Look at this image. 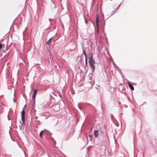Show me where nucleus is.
I'll list each match as a JSON object with an SVG mask.
<instances>
[{"label":"nucleus","instance_id":"f257e3e1","mask_svg":"<svg viewBox=\"0 0 157 157\" xmlns=\"http://www.w3.org/2000/svg\"><path fill=\"white\" fill-rule=\"evenodd\" d=\"M89 63L93 71H94L95 69V61L93 59V56H90L89 58Z\"/></svg>","mask_w":157,"mask_h":157},{"label":"nucleus","instance_id":"f03ea898","mask_svg":"<svg viewBox=\"0 0 157 157\" xmlns=\"http://www.w3.org/2000/svg\"><path fill=\"white\" fill-rule=\"evenodd\" d=\"M37 90L35 89L34 90V93L32 96V98L34 100V103H35V98L37 94Z\"/></svg>","mask_w":157,"mask_h":157},{"label":"nucleus","instance_id":"7ed1b4c3","mask_svg":"<svg viewBox=\"0 0 157 157\" xmlns=\"http://www.w3.org/2000/svg\"><path fill=\"white\" fill-rule=\"evenodd\" d=\"M94 134L95 137H98L99 135L98 131L97 130H95L94 132Z\"/></svg>","mask_w":157,"mask_h":157},{"label":"nucleus","instance_id":"20e7f679","mask_svg":"<svg viewBox=\"0 0 157 157\" xmlns=\"http://www.w3.org/2000/svg\"><path fill=\"white\" fill-rule=\"evenodd\" d=\"M128 85L129 86V87L131 89L133 90H134V88L133 86L132 85V84H131L129 82H128Z\"/></svg>","mask_w":157,"mask_h":157},{"label":"nucleus","instance_id":"39448f33","mask_svg":"<svg viewBox=\"0 0 157 157\" xmlns=\"http://www.w3.org/2000/svg\"><path fill=\"white\" fill-rule=\"evenodd\" d=\"M96 23L97 24V26L98 27V26L99 25V20L98 19V16H97L96 17Z\"/></svg>","mask_w":157,"mask_h":157},{"label":"nucleus","instance_id":"423d86ee","mask_svg":"<svg viewBox=\"0 0 157 157\" xmlns=\"http://www.w3.org/2000/svg\"><path fill=\"white\" fill-rule=\"evenodd\" d=\"M82 52H83V54L85 56V58H87V55L86 54V52L84 49H83Z\"/></svg>","mask_w":157,"mask_h":157},{"label":"nucleus","instance_id":"0eeeda50","mask_svg":"<svg viewBox=\"0 0 157 157\" xmlns=\"http://www.w3.org/2000/svg\"><path fill=\"white\" fill-rule=\"evenodd\" d=\"M21 119L22 120V122L24 124L25 122V116H21Z\"/></svg>","mask_w":157,"mask_h":157},{"label":"nucleus","instance_id":"6e6552de","mask_svg":"<svg viewBox=\"0 0 157 157\" xmlns=\"http://www.w3.org/2000/svg\"><path fill=\"white\" fill-rule=\"evenodd\" d=\"M52 39V38H50L47 41V44H51V40Z\"/></svg>","mask_w":157,"mask_h":157},{"label":"nucleus","instance_id":"1a4fd4ad","mask_svg":"<svg viewBox=\"0 0 157 157\" xmlns=\"http://www.w3.org/2000/svg\"><path fill=\"white\" fill-rule=\"evenodd\" d=\"M25 113L24 110L23 109L21 112V116H25Z\"/></svg>","mask_w":157,"mask_h":157},{"label":"nucleus","instance_id":"9d476101","mask_svg":"<svg viewBox=\"0 0 157 157\" xmlns=\"http://www.w3.org/2000/svg\"><path fill=\"white\" fill-rule=\"evenodd\" d=\"M44 131H41V132L40 133L39 135L40 137L41 138L42 137V134Z\"/></svg>","mask_w":157,"mask_h":157},{"label":"nucleus","instance_id":"9b49d317","mask_svg":"<svg viewBox=\"0 0 157 157\" xmlns=\"http://www.w3.org/2000/svg\"><path fill=\"white\" fill-rule=\"evenodd\" d=\"M87 58H85V64L86 65H87Z\"/></svg>","mask_w":157,"mask_h":157},{"label":"nucleus","instance_id":"f8f14e48","mask_svg":"<svg viewBox=\"0 0 157 157\" xmlns=\"http://www.w3.org/2000/svg\"><path fill=\"white\" fill-rule=\"evenodd\" d=\"M82 103H79L78 104V108L80 109H81V106H79Z\"/></svg>","mask_w":157,"mask_h":157},{"label":"nucleus","instance_id":"ddd939ff","mask_svg":"<svg viewBox=\"0 0 157 157\" xmlns=\"http://www.w3.org/2000/svg\"><path fill=\"white\" fill-rule=\"evenodd\" d=\"M2 44H0V50L2 48Z\"/></svg>","mask_w":157,"mask_h":157},{"label":"nucleus","instance_id":"4468645a","mask_svg":"<svg viewBox=\"0 0 157 157\" xmlns=\"http://www.w3.org/2000/svg\"><path fill=\"white\" fill-rule=\"evenodd\" d=\"M89 136L90 137V140H92V136L90 135H89Z\"/></svg>","mask_w":157,"mask_h":157},{"label":"nucleus","instance_id":"2eb2a0df","mask_svg":"<svg viewBox=\"0 0 157 157\" xmlns=\"http://www.w3.org/2000/svg\"><path fill=\"white\" fill-rule=\"evenodd\" d=\"M44 131H46V132H49V131H47V130H46V129H44Z\"/></svg>","mask_w":157,"mask_h":157},{"label":"nucleus","instance_id":"dca6fc26","mask_svg":"<svg viewBox=\"0 0 157 157\" xmlns=\"http://www.w3.org/2000/svg\"><path fill=\"white\" fill-rule=\"evenodd\" d=\"M87 104H88V105H91L90 104H88V103H87Z\"/></svg>","mask_w":157,"mask_h":157},{"label":"nucleus","instance_id":"f3484780","mask_svg":"<svg viewBox=\"0 0 157 157\" xmlns=\"http://www.w3.org/2000/svg\"><path fill=\"white\" fill-rule=\"evenodd\" d=\"M51 19H50V20H49V21H50Z\"/></svg>","mask_w":157,"mask_h":157},{"label":"nucleus","instance_id":"a211bd4d","mask_svg":"<svg viewBox=\"0 0 157 157\" xmlns=\"http://www.w3.org/2000/svg\"><path fill=\"white\" fill-rule=\"evenodd\" d=\"M94 1L95 0H94Z\"/></svg>","mask_w":157,"mask_h":157}]
</instances>
